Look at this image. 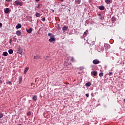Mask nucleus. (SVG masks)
<instances>
[{
  "instance_id": "21",
  "label": "nucleus",
  "mask_w": 125,
  "mask_h": 125,
  "mask_svg": "<svg viewBox=\"0 0 125 125\" xmlns=\"http://www.w3.org/2000/svg\"><path fill=\"white\" fill-rule=\"evenodd\" d=\"M39 58H40V56H35L34 57V59H39Z\"/></svg>"
},
{
  "instance_id": "39",
  "label": "nucleus",
  "mask_w": 125,
  "mask_h": 125,
  "mask_svg": "<svg viewBox=\"0 0 125 125\" xmlns=\"http://www.w3.org/2000/svg\"><path fill=\"white\" fill-rule=\"evenodd\" d=\"M22 52V51L20 52V54H21Z\"/></svg>"
},
{
  "instance_id": "2",
  "label": "nucleus",
  "mask_w": 125,
  "mask_h": 125,
  "mask_svg": "<svg viewBox=\"0 0 125 125\" xmlns=\"http://www.w3.org/2000/svg\"><path fill=\"white\" fill-rule=\"evenodd\" d=\"M15 5H16L17 6H18V5H20V6H22L23 5V2H19L18 0H16L14 2Z\"/></svg>"
},
{
  "instance_id": "5",
  "label": "nucleus",
  "mask_w": 125,
  "mask_h": 125,
  "mask_svg": "<svg viewBox=\"0 0 125 125\" xmlns=\"http://www.w3.org/2000/svg\"><path fill=\"white\" fill-rule=\"evenodd\" d=\"M67 30H68V27H67L66 26H64L62 27V31H64V32L67 31Z\"/></svg>"
},
{
  "instance_id": "36",
  "label": "nucleus",
  "mask_w": 125,
  "mask_h": 125,
  "mask_svg": "<svg viewBox=\"0 0 125 125\" xmlns=\"http://www.w3.org/2000/svg\"><path fill=\"white\" fill-rule=\"evenodd\" d=\"M33 84H34V83H32L31 84V86H32V85H33Z\"/></svg>"
},
{
  "instance_id": "17",
  "label": "nucleus",
  "mask_w": 125,
  "mask_h": 125,
  "mask_svg": "<svg viewBox=\"0 0 125 125\" xmlns=\"http://www.w3.org/2000/svg\"><path fill=\"white\" fill-rule=\"evenodd\" d=\"M8 52L9 54H12V53H13V50L10 49L8 50Z\"/></svg>"
},
{
  "instance_id": "10",
  "label": "nucleus",
  "mask_w": 125,
  "mask_h": 125,
  "mask_svg": "<svg viewBox=\"0 0 125 125\" xmlns=\"http://www.w3.org/2000/svg\"><path fill=\"white\" fill-rule=\"evenodd\" d=\"M70 62H75V58H74V57H71L70 58Z\"/></svg>"
},
{
  "instance_id": "18",
  "label": "nucleus",
  "mask_w": 125,
  "mask_h": 125,
  "mask_svg": "<svg viewBox=\"0 0 125 125\" xmlns=\"http://www.w3.org/2000/svg\"><path fill=\"white\" fill-rule=\"evenodd\" d=\"M10 10L8 8H7L6 10L4 11L5 13H8L9 12Z\"/></svg>"
},
{
  "instance_id": "29",
  "label": "nucleus",
  "mask_w": 125,
  "mask_h": 125,
  "mask_svg": "<svg viewBox=\"0 0 125 125\" xmlns=\"http://www.w3.org/2000/svg\"><path fill=\"white\" fill-rule=\"evenodd\" d=\"M80 70H83V67H79Z\"/></svg>"
},
{
  "instance_id": "20",
  "label": "nucleus",
  "mask_w": 125,
  "mask_h": 125,
  "mask_svg": "<svg viewBox=\"0 0 125 125\" xmlns=\"http://www.w3.org/2000/svg\"><path fill=\"white\" fill-rule=\"evenodd\" d=\"M75 1L78 4H80L81 3V0H75Z\"/></svg>"
},
{
  "instance_id": "11",
  "label": "nucleus",
  "mask_w": 125,
  "mask_h": 125,
  "mask_svg": "<svg viewBox=\"0 0 125 125\" xmlns=\"http://www.w3.org/2000/svg\"><path fill=\"white\" fill-rule=\"evenodd\" d=\"M99 9L100 10H104V9H105V7L104 6H100L99 7Z\"/></svg>"
},
{
  "instance_id": "7",
  "label": "nucleus",
  "mask_w": 125,
  "mask_h": 125,
  "mask_svg": "<svg viewBox=\"0 0 125 125\" xmlns=\"http://www.w3.org/2000/svg\"><path fill=\"white\" fill-rule=\"evenodd\" d=\"M32 99L34 101H37V99H38V97L36 95L33 96Z\"/></svg>"
},
{
  "instance_id": "6",
  "label": "nucleus",
  "mask_w": 125,
  "mask_h": 125,
  "mask_svg": "<svg viewBox=\"0 0 125 125\" xmlns=\"http://www.w3.org/2000/svg\"><path fill=\"white\" fill-rule=\"evenodd\" d=\"M29 71V67H27L25 68L24 71V74H26Z\"/></svg>"
},
{
  "instance_id": "26",
  "label": "nucleus",
  "mask_w": 125,
  "mask_h": 125,
  "mask_svg": "<svg viewBox=\"0 0 125 125\" xmlns=\"http://www.w3.org/2000/svg\"><path fill=\"white\" fill-rule=\"evenodd\" d=\"M11 42H12V39H10V40H9V43H10V44H11Z\"/></svg>"
},
{
  "instance_id": "15",
  "label": "nucleus",
  "mask_w": 125,
  "mask_h": 125,
  "mask_svg": "<svg viewBox=\"0 0 125 125\" xmlns=\"http://www.w3.org/2000/svg\"><path fill=\"white\" fill-rule=\"evenodd\" d=\"M86 86H90L91 85V83L90 82H88L85 84Z\"/></svg>"
},
{
  "instance_id": "27",
  "label": "nucleus",
  "mask_w": 125,
  "mask_h": 125,
  "mask_svg": "<svg viewBox=\"0 0 125 125\" xmlns=\"http://www.w3.org/2000/svg\"><path fill=\"white\" fill-rule=\"evenodd\" d=\"M2 117H3V115H2V114L0 113V119H1V118H2Z\"/></svg>"
},
{
  "instance_id": "38",
  "label": "nucleus",
  "mask_w": 125,
  "mask_h": 125,
  "mask_svg": "<svg viewBox=\"0 0 125 125\" xmlns=\"http://www.w3.org/2000/svg\"><path fill=\"white\" fill-rule=\"evenodd\" d=\"M36 1H40V0H36Z\"/></svg>"
},
{
  "instance_id": "30",
  "label": "nucleus",
  "mask_w": 125,
  "mask_h": 125,
  "mask_svg": "<svg viewBox=\"0 0 125 125\" xmlns=\"http://www.w3.org/2000/svg\"><path fill=\"white\" fill-rule=\"evenodd\" d=\"M42 21H45V18H43L42 19Z\"/></svg>"
},
{
  "instance_id": "16",
  "label": "nucleus",
  "mask_w": 125,
  "mask_h": 125,
  "mask_svg": "<svg viewBox=\"0 0 125 125\" xmlns=\"http://www.w3.org/2000/svg\"><path fill=\"white\" fill-rule=\"evenodd\" d=\"M35 15L36 17H41V14L38 12L36 13Z\"/></svg>"
},
{
  "instance_id": "41",
  "label": "nucleus",
  "mask_w": 125,
  "mask_h": 125,
  "mask_svg": "<svg viewBox=\"0 0 125 125\" xmlns=\"http://www.w3.org/2000/svg\"><path fill=\"white\" fill-rule=\"evenodd\" d=\"M124 102H125V99H124Z\"/></svg>"
},
{
  "instance_id": "37",
  "label": "nucleus",
  "mask_w": 125,
  "mask_h": 125,
  "mask_svg": "<svg viewBox=\"0 0 125 125\" xmlns=\"http://www.w3.org/2000/svg\"><path fill=\"white\" fill-rule=\"evenodd\" d=\"M8 83H11V82H10V81H9Z\"/></svg>"
},
{
  "instance_id": "25",
  "label": "nucleus",
  "mask_w": 125,
  "mask_h": 125,
  "mask_svg": "<svg viewBox=\"0 0 125 125\" xmlns=\"http://www.w3.org/2000/svg\"><path fill=\"white\" fill-rule=\"evenodd\" d=\"M6 1H7V2H11V1H12V0H6Z\"/></svg>"
},
{
  "instance_id": "44",
  "label": "nucleus",
  "mask_w": 125,
  "mask_h": 125,
  "mask_svg": "<svg viewBox=\"0 0 125 125\" xmlns=\"http://www.w3.org/2000/svg\"><path fill=\"white\" fill-rule=\"evenodd\" d=\"M53 12H54V10H53Z\"/></svg>"
},
{
  "instance_id": "13",
  "label": "nucleus",
  "mask_w": 125,
  "mask_h": 125,
  "mask_svg": "<svg viewBox=\"0 0 125 125\" xmlns=\"http://www.w3.org/2000/svg\"><path fill=\"white\" fill-rule=\"evenodd\" d=\"M20 84L22 83V77L20 76L19 78Z\"/></svg>"
},
{
  "instance_id": "31",
  "label": "nucleus",
  "mask_w": 125,
  "mask_h": 125,
  "mask_svg": "<svg viewBox=\"0 0 125 125\" xmlns=\"http://www.w3.org/2000/svg\"><path fill=\"white\" fill-rule=\"evenodd\" d=\"M84 35L85 36H87V33L86 32H84Z\"/></svg>"
},
{
  "instance_id": "42",
  "label": "nucleus",
  "mask_w": 125,
  "mask_h": 125,
  "mask_svg": "<svg viewBox=\"0 0 125 125\" xmlns=\"http://www.w3.org/2000/svg\"><path fill=\"white\" fill-rule=\"evenodd\" d=\"M62 0V1H63V0Z\"/></svg>"
},
{
  "instance_id": "35",
  "label": "nucleus",
  "mask_w": 125,
  "mask_h": 125,
  "mask_svg": "<svg viewBox=\"0 0 125 125\" xmlns=\"http://www.w3.org/2000/svg\"><path fill=\"white\" fill-rule=\"evenodd\" d=\"M47 57H48V56H46V58H45V59H46V60L47 59Z\"/></svg>"
},
{
  "instance_id": "1",
  "label": "nucleus",
  "mask_w": 125,
  "mask_h": 125,
  "mask_svg": "<svg viewBox=\"0 0 125 125\" xmlns=\"http://www.w3.org/2000/svg\"><path fill=\"white\" fill-rule=\"evenodd\" d=\"M48 36L50 38V39H49V42H55V36L54 35L51 33H48Z\"/></svg>"
},
{
  "instance_id": "24",
  "label": "nucleus",
  "mask_w": 125,
  "mask_h": 125,
  "mask_svg": "<svg viewBox=\"0 0 125 125\" xmlns=\"http://www.w3.org/2000/svg\"><path fill=\"white\" fill-rule=\"evenodd\" d=\"M31 115H32V113H31L30 112H28L27 113V116H31Z\"/></svg>"
},
{
  "instance_id": "34",
  "label": "nucleus",
  "mask_w": 125,
  "mask_h": 125,
  "mask_svg": "<svg viewBox=\"0 0 125 125\" xmlns=\"http://www.w3.org/2000/svg\"><path fill=\"white\" fill-rule=\"evenodd\" d=\"M40 5L38 4V6L37 7V8H40Z\"/></svg>"
},
{
  "instance_id": "12",
  "label": "nucleus",
  "mask_w": 125,
  "mask_h": 125,
  "mask_svg": "<svg viewBox=\"0 0 125 125\" xmlns=\"http://www.w3.org/2000/svg\"><path fill=\"white\" fill-rule=\"evenodd\" d=\"M16 34H17V36H21V32L19 30L17 31Z\"/></svg>"
},
{
  "instance_id": "43",
  "label": "nucleus",
  "mask_w": 125,
  "mask_h": 125,
  "mask_svg": "<svg viewBox=\"0 0 125 125\" xmlns=\"http://www.w3.org/2000/svg\"><path fill=\"white\" fill-rule=\"evenodd\" d=\"M53 12H54V10H53Z\"/></svg>"
},
{
  "instance_id": "40",
  "label": "nucleus",
  "mask_w": 125,
  "mask_h": 125,
  "mask_svg": "<svg viewBox=\"0 0 125 125\" xmlns=\"http://www.w3.org/2000/svg\"><path fill=\"white\" fill-rule=\"evenodd\" d=\"M99 15H101V14H99Z\"/></svg>"
},
{
  "instance_id": "23",
  "label": "nucleus",
  "mask_w": 125,
  "mask_h": 125,
  "mask_svg": "<svg viewBox=\"0 0 125 125\" xmlns=\"http://www.w3.org/2000/svg\"><path fill=\"white\" fill-rule=\"evenodd\" d=\"M111 20L112 21H115L116 20V18H115V17H113L111 18Z\"/></svg>"
},
{
  "instance_id": "32",
  "label": "nucleus",
  "mask_w": 125,
  "mask_h": 125,
  "mask_svg": "<svg viewBox=\"0 0 125 125\" xmlns=\"http://www.w3.org/2000/svg\"><path fill=\"white\" fill-rule=\"evenodd\" d=\"M2 27V24L0 22V28H1Z\"/></svg>"
},
{
  "instance_id": "33",
  "label": "nucleus",
  "mask_w": 125,
  "mask_h": 125,
  "mask_svg": "<svg viewBox=\"0 0 125 125\" xmlns=\"http://www.w3.org/2000/svg\"><path fill=\"white\" fill-rule=\"evenodd\" d=\"M85 96H86V97H89V95H88V94H86Z\"/></svg>"
},
{
  "instance_id": "8",
  "label": "nucleus",
  "mask_w": 125,
  "mask_h": 125,
  "mask_svg": "<svg viewBox=\"0 0 125 125\" xmlns=\"http://www.w3.org/2000/svg\"><path fill=\"white\" fill-rule=\"evenodd\" d=\"M22 27V25H21V24L18 23V24L16 26V29H20Z\"/></svg>"
},
{
  "instance_id": "22",
  "label": "nucleus",
  "mask_w": 125,
  "mask_h": 125,
  "mask_svg": "<svg viewBox=\"0 0 125 125\" xmlns=\"http://www.w3.org/2000/svg\"><path fill=\"white\" fill-rule=\"evenodd\" d=\"M100 77H103V73L101 72L99 74Z\"/></svg>"
},
{
  "instance_id": "14",
  "label": "nucleus",
  "mask_w": 125,
  "mask_h": 125,
  "mask_svg": "<svg viewBox=\"0 0 125 125\" xmlns=\"http://www.w3.org/2000/svg\"><path fill=\"white\" fill-rule=\"evenodd\" d=\"M105 2L107 4H109V3H111V0H105Z\"/></svg>"
},
{
  "instance_id": "4",
  "label": "nucleus",
  "mask_w": 125,
  "mask_h": 125,
  "mask_svg": "<svg viewBox=\"0 0 125 125\" xmlns=\"http://www.w3.org/2000/svg\"><path fill=\"white\" fill-rule=\"evenodd\" d=\"M91 74L92 75H93V76H97V71H94L93 72H91Z\"/></svg>"
},
{
  "instance_id": "19",
  "label": "nucleus",
  "mask_w": 125,
  "mask_h": 125,
  "mask_svg": "<svg viewBox=\"0 0 125 125\" xmlns=\"http://www.w3.org/2000/svg\"><path fill=\"white\" fill-rule=\"evenodd\" d=\"M8 55V53L7 52H4L3 53V56H7Z\"/></svg>"
},
{
  "instance_id": "9",
  "label": "nucleus",
  "mask_w": 125,
  "mask_h": 125,
  "mask_svg": "<svg viewBox=\"0 0 125 125\" xmlns=\"http://www.w3.org/2000/svg\"><path fill=\"white\" fill-rule=\"evenodd\" d=\"M32 28H30L29 29H26V32L29 34H31L32 33Z\"/></svg>"
},
{
  "instance_id": "3",
  "label": "nucleus",
  "mask_w": 125,
  "mask_h": 125,
  "mask_svg": "<svg viewBox=\"0 0 125 125\" xmlns=\"http://www.w3.org/2000/svg\"><path fill=\"white\" fill-rule=\"evenodd\" d=\"M93 64H99L100 61L97 60H95L93 61Z\"/></svg>"
},
{
  "instance_id": "28",
  "label": "nucleus",
  "mask_w": 125,
  "mask_h": 125,
  "mask_svg": "<svg viewBox=\"0 0 125 125\" xmlns=\"http://www.w3.org/2000/svg\"><path fill=\"white\" fill-rule=\"evenodd\" d=\"M112 74H113V72H109V73H108V75H109V76H112Z\"/></svg>"
}]
</instances>
